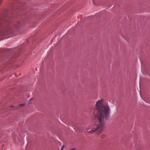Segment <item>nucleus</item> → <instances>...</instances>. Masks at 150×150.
<instances>
[{
    "instance_id": "obj_7",
    "label": "nucleus",
    "mask_w": 150,
    "mask_h": 150,
    "mask_svg": "<svg viewBox=\"0 0 150 150\" xmlns=\"http://www.w3.org/2000/svg\"><path fill=\"white\" fill-rule=\"evenodd\" d=\"M3 0H0V4H1V2H2Z\"/></svg>"
},
{
    "instance_id": "obj_13",
    "label": "nucleus",
    "mask_w": 150,
    "mask_h": 150,
    "mask_svg": "<svg viewBox=\"0 0 150 150\" xmlns=\"http://www.w3.org/2000/svg\"><path fill=\"white\" fill-rule=\"evenodd\" d=\"M13 106H11V107H12Z\"/></svg>"
},
{
    "instance_id": "obj_5",
    "label": "nucleus",
    "mask_w": 150,
    "mask_h": 150,
    "mask_svg": "<svg viewBox=\"0 0 150 150\" xmlns=\"http://www.w3.org/2000/svg\"><path fill=\"white\" fill-rule=\"evenodd\" d=\"M24 104H21L20 105L21 106H23L24 105Z\"/></svg>"
},
{
    "instance_id": "obj_12",
    "label": "nucleus",
    "mask_w": 150,
    "mask_h": 150,
    "mask_svg": "<svg viewBox=\"0 0 150 150\" xmlns=\"http://www.w3.org/2000/svg\"><path fill=\"white\" fill-rule=\"evenodd\" d=\"M2 20H4V18H2Z\"/></svg>"
},
{
    "instance_id": "obj_1",
    "label": "nucleus",
    "mask_w": 150,
    "mask_h": 150,
    "mask_svg": "<svg viewBox=\"0 0 150 150\" xmlns=\"http://www.w3.org/2000/svg\"><path fill=\"white\" fill-rule=\"evenodd\" d=\"M104 99L102 98L98 100L95 104V109L97 111L96 115L93 114V117H96L99 121V124L92 128L91 130L87 129L88 132L93 133L97 131L98 134L101 133L105 127V121L108 119L110 115V108L107 104H103Z\"/></svg>"
},
{
    "instance_id": "obj_10",
    "label": "nucleus",
    "mask_w": 150,
    "mask_h": 150,
    "mask_svg": "<svg viewBox=\"0 0 150 150\" xmlns=\"http://www.w3.org/2000/svg\"><path fill=\"white\" fill-rule=\"evenodd\" d=\"M5 31H8V30L6 28H5Z\"/></svg>"
},
{
    "instance_id": "obj_6",
    "label": "nucleus",
    "mask_w": 150,
    "mask_h": 150,
    "mask_svg": "<svg viewBox=\"0 0 150 150\" xmlns=\"http://www.w3.org/2000/svg\"><path fill=\"white\" fill-rule=\"evenodd\" d=\"M3 26V25H2L1 23H0V27Z\"/></svg>"
},
{
    "instance_id": "obj_2",
    "label": "nucleus",
    "mask_w": 150,
    "mask_h": 150,
    "mask_svg": "<svg viewBox=\"0 0 150 150\" xmlns=\"http://www.w3.org/2000/svg\"><path fill=\"white\" fill-rule=\"evenodd\" d=\"M74 129L76 131H78L83 129V127L80 124L78 123L74 127Z\"/></svg>"
},
{
    "instance_id": "obj_4",
    "label": "nucleus",
    "mask_w": 150,
    "mask_h": 150,
    "mask_svg": "<svg viewBox=\"0 0 150 150\" xmlns=\"http://www.w3.org/2000/svg\"><path fill=\"white\" fill-rule=\"evenodd\" d=\"M65 147V146L64 145H63L62 146V149H61V150H62V149H63L64 148V147Z\"/></svg>"
},
{
    "instance_id": "obj_9",
    "label": "nucleus",
    "mask_w": 150,
    "mask_h": 150,
    "mask_svg": "<svg viewBox=\"0 0 150 150\" xmlns=\"http://www.w3.org/2000/svg\"><path fill=\"white\" fill-rule=\"evenodd\" d=\"M6 34V33H2V35H4V34Z\"/></svg>"
},
{
    "instance_id": "obj_3",
    "label": "nucleus",
    "mask_w": 150,
    "mask_h": 150,
    "mask_svg": "<svg viewBox=\"0 0 150 150\" xmlns=\"http://www.w3.org/2000/svg\"><path fill=\"white\" fill-rule=\"evenodd\" d=\"M13 141H14V142L15 143H16V137L15 139L14 137H13Z\"/></svg>"
},
{
    "instance_id": "obj_11",
    "label": "nucleus",
    "mask_w": 150,
    "mask_h": 150,
    "mask_svg": "<svg viewBox=\"0 0 150 150\" xmlns=\"http://www.w3.org/2000/svg\"><path fill=\"white\" fill-rule=\"evenodd\" d=\"M32 99V98H31L30 100V101H31Z\"/></svg>"
},
{
    "instance_id": "obj_8",
    "label": "nucleus",
    "mask_w": 150,
    "mask_h": 150,
    "mask_svg": "<svg viewBox=\"0 0 150 150\" xmlns=\"http://www.w3.org/2000/svg\"><path fill=\"white\" fill-rule=\"evenodd\" d=\"M75 149L74 148L72 149H71L70 150H75Z\"/></svg>"
}]
</instances>
